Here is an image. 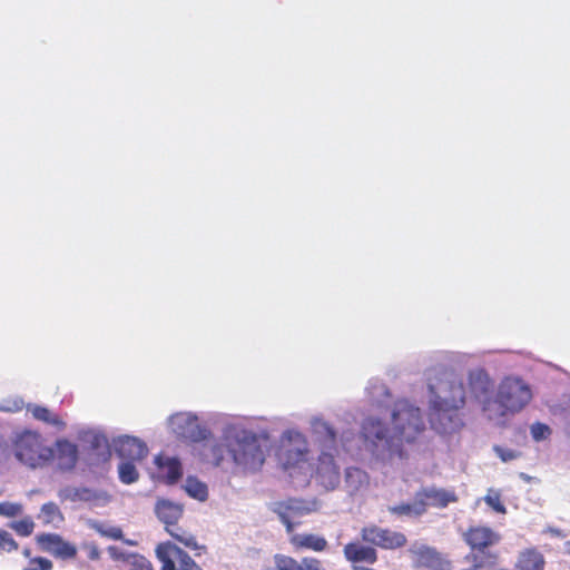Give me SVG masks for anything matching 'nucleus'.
I'll list each match as a JSON object with an SVG mask.
<instances>
[{
	"mask_svg": "<svg viewBox=\"0 0 570 570\" xmlns=\"http://www.w3.org/2000/svg\"><path fill=\"white\" fill-rule=\"evenodd\" d=\"M90 527L102 537L114 540H122V530L119 527L107 525L97 521H94Z\"/></svg>",
	"mask_w": 570,
	"mask_h": 570,
	"instance_id": "nucleus-36",
	"label": "nucleus"
},
{
	"mask_svg": "<svg viewBox=\"0 0 570 570\" xmlns=\"http://www.w3.org/2000/svg\"><path fill=\"white\" fill-rule=\"evenodd\" d=\"M114 550H115V548H112V547H110V548H109V552H111V553H112V552H114Z\"/></svg>",
	"mask_w": 570,
	"mask_h": 570,
	"instance_id": "nucleus-57",
	"label": "nucleus"
},
{
	"mask_svg": "<svg viewBox=\"0 0 570 570\" xmlns=\"http://www.w3.org/2000/svg\"><path fill=\"white\" fill-rule=\"evenodd\" d=\"M127 560L132 566V570H153L151 562L144 556L130 553Z\"/></svg>",
	"mask_w": 570,
	"mask_h": 570,
	"instance_id": "nucleus-44",
	"label": "nucleus"
},
{
	"mask_svg": "<svg viewBox=\"0 0 570 570\" xmlns=\"http://www.w3.org/2000/svg\"><path fill=\"white\" fill-rule=\"evenodd\" d=\"M309 428L315 436L321 451H337V433L335 429L322 415L311 416Z\"/></svg>",
	"mask_w": 570,
	"mask_h": 570,
	"instance_id": "nucleus-14",
	"label": "nucleus"
},
{
	"mask_svg": "<svg viewBox=\"0 0 570 570\" xmlns=\"http://www.w3.org/2000/svg\"><path fill=\"white\" fill-rule=\"evenodd\" d=\"M367 394L371 401L377 406H389L390 389L380 379H372L367 385Z\"/></svg>",
	"mask_w": 570,
	"mask_h": 570,
	"instance_id": "nucleus-26",
	"label": "nucleus"
},
{
	"mask_svg": "<svg viewBox=\"0 0 570 570\" xmlns=\"http://www.w3.org/2000/svg\"><path fill=\"white\" fill-rule=\"evenodd\" d=\"M275 568L274 570H303L301 563L291 557L277 554L274 558Z\"/></svg>",
	"mask_w": 570,
	"mask_h": 570,
	"instance_id": "nucleus-40",
	"label": "nucleus"
},
{
	"mask_svg": "<svg viewBox=\"0 0 570 570\" xmlns=\"http://www.w3.org/2000/svg\"><path fill=\"white\" fill-rule=\"evenodd\" d=\"M425 424L421 409L409 400L394 402V454L407 456V450L400 448L403 442L412 446L424 431Z\"/></svg>",
	"mask_w": 570,
	"mask_h": 570,
	"instance_id": "nucleus-6",
	"label": "nucleus"
},
{
	"mask_svg": "<svg viewBox=\"0 0 570 570\" xmlns=\"http://www.w3.org/2000/svg\"><path fill=\"white\" fill-rule=\"evenodd\" d=\"M155 513L158 520L165 524V529H168L177 525L183 517L184 507L168 499H158L155 504Z\"/></svg>",
	"mask_w": 570,
	"mask_h": 570,
	"instance_id": "nucleus-18",
	"label": "nucleus"
},
{
	"mask_svg": "<svg viewBox=\"0 0 570 570\" xmlns=\"http://www.w3.org/2000/svg\"><path fill=\"white\" fill-rule=\"evenodd\" d=\"M23 554H24L26 557H29V554H30L29 550H28V549H26V550H24V552H23Z\"/></svg>",
	"mask_w": 570,
	"mask_h": 570,
	"instance_id": "nucleus-56",
	"label": "nucleus"
},
{
	"mask_svg": "<svg viewBox=\"0 0 570 570\" xmlns=\"http://www.w3.org/2000/svg\"><path fill=\"white\" fill-rule=\"evenodd\" d=\"M544 558L534 549L523 551L517 562V570H543Z\"/></svg>",
	"mask_w": 570,
	"mask_h": 570,
	"instance_id": "nucleus-27",
	"label": "nucleus"
},
{
	"mask_svg": "<svg viewBox=\"0 0 570 570\" xmlns=\"http://www.w3.org/2000/svg\"><path fill=\"white\" fill-rule=\"evenodd\" d=\"M531 399L532 391L528 383L517 376H507L498 385L491 407L488 406L487 420L502 425L510 416L522 411Z\"/></svg>",
	"mask_w": 570,
	"mask_h": 570,
	"instance_id": "nucleus-5",
	"label": "nucleus"
},
{
	"mask_svg": "<svg viewBox=\"0 0 570 570\" xmlns=\"http://www.w3.org/2000/svg\"><path fill=\"white\" fill-rule=\"evenodd\" d=\"M271 509L285 524L287 532H292L298 524L296 520L317 511L318 503L315 500L288 499L272 503Z\"/></svg>",
	"mask_w": 570,
	"mask_h": 570,
	"instance_id": "nucleus-10",
	"label": "nucleus"
},
{
	"mask_svg": "<svg viewBox=\"0 0 570 570\" xmlns=\"http://www.w3.org/2000/svg\"><path fill=\"white\" fill-rule=\"evenodd\" d=\"M52 453V458L56 459L60 470L70 471L76 466L78 461V446L75 443L66 439L58 440Z\"/></svg>",
	"mask_w": 570,
	"mask_h": 570,
	"instance_id": "nucleus-17",
	"label": "nucleus"
},
{
	"mask_svg": "<svg viewBox=\"0 0 570 570\" xmlns=\"http://www.w3.org/2000/svg\"><path fill=\"white\" fill-rule=\"evenodd\" d=\"M156 557L163 563L161 570H203L190 556L171 542L158 544Z\"/></svg>",
	"mask_w": 570,
	"mask_h": 570,
	"instance_id": "nucleus-12",
	"label": "nucleus"
},
{
	"mask_svg": "<svg viewBox=\"0 0 570 570\" xmlns=\"http://www.w3.org/2000/svg\"><path fill=\"white\" fill-rule=\"evenodd\" d=\"M90 452L88 456V461L90 465H100L106 463L110 456L111 451L108 443V440L102 434H92L90 438Z\"/></svg>",
	"mask_w": 570,
	"mask_h": 570,
	"instance_id": "nucleus-20",
	"label": "nucleus"
},
{
	"mask_svg": "<svg viewBox=\"0 0 570 570\" xmlns=\"http://www.w3.org/2000/svg\"><path fill=\"white\" fill-rule=\"evenodd\" d=\"M223 415L216 412L180 410L166 417L167 433L179 443L193 446L205 463L222 468L225 462L224 444L214 435L208 423L217 424Z\"/></svg>",
	"mask_w": 570,
	"mask_h": 570,
	"instance_id": "nucleus-2",
	"label": "nucleus"
},
{
	"mask_svg": "<svg viewBox=\"0 0 570 570\" xmlns=\"http://www.w3.org/2000/svg\"><path fill=\"white\" fill-rule=\"evenodd\" d=\"M531 436L534 441L540 442L547 440L551 434V429L543 423H534L530 428Z\"/></svg>",
	"mask_w": 570,
	"mask_h": 570,
	"instance_id": "nucleus-43",
	"label": "nucleus"
},
{
	"mask_svg": "<svg viewBox=\"0 0 570 570\" xmlns=\"http://www.w3.org/2000/svg\"><path fill=\"white\" fill-rule=\"evenodd\" d=\"M23 407V401L20 399L4 400L0 403V411L17 412Z\"/></svg>",
	"mask_w": 570,
	"mask_h": 570,
	"instance_id": "nucleus-47",
	"label": "nucleus"
},
{
	"mask_svg": "<svg viewBox=\"0 0 570 570\" xmlns=\"http://www.w3.org/2000/svg\"><path fill=\"white\" fill-rule=\"evenodd\" d=\"M567 552L570 554V541L566 542Z\"/></svg>",
	"mask_w": 570,
	"mask_h": 570,
	"instance_id": "nucleus-53",
	"label": "nucleus"
},
{
	"mask_svg": "<svg viewBox=\"0 0 570 570\" xmlns=\"http://www.w3.org/2000/svg\"><path fill=\"white\" fill-rule=\"evenodd\" d=\"M155 463L158 466L159 475L171 484L178 481L183 474L181 462L179 459L167 455H158L155 458Z\"/></svg>",
	"mask_w": 570,
	"mask_h": 570,
	"instance_id": "nucleus-21",
	"label": "nucleus"
},
{
	"mask_svg": "<svg viewBox=\"0 0 570 570\" xmlns=\"http://www.w3.org/2000/svg\"><path fill=\"white\" fill-rule=\"evenodd\" d=\"M124 542L128 546H136V541H132V540H124Z\"/></svg>",
	"mask_w": 570,
	"mask_h": 570,
	"instance_id": "nucleus-52",
	"label": "nucleus"
},
{
	"mask_svg": "<svg viewBox=\"0 0 570 570\" xmlns=\"http://www.w3.org/2000/svg\"><path fill=\"white\" fill-rule=\"evenodd\" d=\"M552 534H557L559 535L560 534V531L559 530H551Z\"/></svg>",
	"mask_w": 570,
	"mask_h": 570,
	"instance_id": "nucleus-55",
	"label": "nucleus"
},
{
	"mask_svg": "<svg viewBox=\"0 0 570 570\" xmlns=\"http://www.w3.org/2000/svg\"><path fill=\"white\" fill-rule=\"evenodd\" d=\"M218 439L224 444L225 455L228 454L235 473H256L265 463L263 442L268 440L266 431L256 432L243 421H227Z\"/></svg>",
	"mask_w": 570,
	"mask_h": 570,
	"instance_id": "nucleus-3",
	"label": "nucleus"
},
{
	"mask_svg": "<svg viewBox=\"0 0 570 570\" xmlns=\"http://www.w3.org/2000/svg\"><path fill=\"white\" fill-rule=\"evenodd\" d=\"M136 461L121 460L118 465L119 480L125 484H131L139 478V473L135 465Z\"/></svg>",
	"mask_w": 570,
	"mask_h": 570,
	"instance_id": "nucleus-34",
	"label": "nucleus"
},
{
	"mask_svg": "<svg viewBox=\"0 0 570 570\" xmlns=\"http://www.w3.org/2000/svg\"><path fill=\"white\" fill-rule=\"evenodd\" d=\"M493 451L504 463L511 462L520 456V452L501 445H494Z\"/></svg>",
	"mask_w": 570,
	"mask_h": 570,
	"instance_id": "nucleus-46",
	"label": "nucleus"
},
{
	"mask_svg": "<svg viewBox=\"0 0 570 570\" xmlns=\"http://www.w3.org/2000/svg\"><path fill=\"white\" fill-rule=\"evenodd\" d=\"M166 531L174 539H176L177 541L183 543L185 547L190 548V549H197L198 548V544H197V541H196L195 537H193L191 534L186 533L181 528L175 525V527L166 529Z\"/></svg>",
	"mask_w": 570,
	"mask_h": 570,
	"instance_id": "nucleus-37",
	"label": "nucleus"
},
{
	"mask_svg": "<svg viewBox=\"0 0 570 570\" xmlns=\"http://www.w3.org/2000/svg\"><path fill=\"white\" fill-rule=\"evenodd\" d=\"M468 384L471 396L479 405L482 415L487 419L488 406L491 407L495 395L493 380L484 368L475 367L468 372Z\"/></svg>",
	"mask_w": 570,
	"mask_h": 570,
	"instance_id": "nucleus-9",
	"label": "nucleus"
},
{
	"mask_svg": "<svg viewBox=\"0 0 570 570\" xmlns=\"http://www.w3.org/2000/svg\"><path fill=\"white\" fill-rule=\"evenodd\" d=\"M184 489L186 493L200 502H204L208 498V488L206 483L202 482L196 476H188L185 480Z\"/></svg>",
	"mask_w": 570,
	"mask_h": 570,
	"instance_id": "nucleus-30",
	"label": "nucleus"
},
{
	"mask_svg": "<svg viewBox=\"0 0 570 570\" xmlns=\"http://www.w3.org/2000/svg\"><path fill=\"white\" fill-rule=\"evenodd\" d=\"M9 527L21 537H29L35 529V522L30 517H26L19 521H12Z\"/></svg>",
	"mask_w": 570,
	"mask_h": 570,
	"instance_id": "nucleus-38",
	"label": "nucleus"
},
{
	"mask_svg": "<svg viewBox=\"0 0 570 570\" xmlns=\"http://www.w3.org/2000/svg\"><path fill=\"white\" fill-rule=\"evenodd\" d=\"M345 558L353 562L373 563L376 560V552L373 548L363 546L358 542H352L344 547Z\"/></svg>",
	"mask_w": 570,
	"mask_h": 570,
	"instance_id": "nucleus-23",
	"label": "nucleus"
},
{
	"mask_svg": "<svg viewBox=\"0 0 570 570\" xmlns=\"http://www.w3.org/2000/svg\"><path fill=\"white\" fill-rule=\"evenodd\" d=\"M465 540L473 549H483L497 543L499 535L488 527H476L466 532Z\"/></svg>",
	"mask_w": 570,
	"mask_h": 570,
	"instance_id": "nucleus-22",
	"label": "nucleus"
},
{
	"mask_svg": "<svg viewBox=\"0 0 570 570\" xmlns=\"http://www.w3.org/2000/svg\"><path fill=\"white\" fill-rule=\"evenodd\" d=\"M37 542L41 549L56 558L72 559L77 554V548L65 541L62 537L56 533H42L37 537Z\"/></svg>",
	"mask_w": 570,
	"mask_h": 570,
	"instance_id": "nucleus-16",
	"label": "nucleus"
},
{
	"mask_svg": "<svg viewBox=\"0 0 570 570\" xmlns=\"http://www.w3.org/2000/svg\"><path fill=\"white\" fill-rule=\"evenodd\" d=\"M365 448L379 459L392 456V439L389 428L379 419L370 416L362 424Z\"/></svg>",
	"mask_w": 570,
	"mask_h": 570,
	"instance_id": "nucleus-8",
	"label": "nucleus"
},
{
	"mask_svg": "<svg viewBox=\"0 0 570 570\" xmlns=\"http://www.w3.org/2000/svg\"><path fill=\"white\" fill-rule=\"evenodd\" d=\"M114 448L121 460L141 461L148 454L147 444L131 435H121L114 440Z\"/></svg>",
	"mask_w": 570,
	"mask_h": 570,
	"instance_id": "nucleus-15",
	"label": "nucleus"
},
{
	"mask_svg": "<svg viewBox=\"0 0 570 570\" xmlns=\"http://www.w3.org/2000/svg\"><path fill=\"white\" fill-rule=\"evenodd\" d=\"M362 538L364 541L384 547L390 548L392 540L390 538V533L386 530H382L380 528H365L362 531Z\"/></svg>",
	"mask_w": 570,
	"mask_h": 570,
	"instance_id": "nucleus-31",
	"label": "nucleus"
},
{
	"mask_svg": "<svg viewBox=\"0 0 570 570\" xmlns=\"http://www.w3.org/2000/svg\"><path fill=\"white\" fill-rule=\"evenodd\" d=\"M488 507L493 509L495 512L505 514L507 508L501 501V493L499 490L495 489H489L487 494L482 499Z\"/></svg>",
	"mask_w": 570,
	"mask_h": 570,
	"instance_id": "nucleus-35",
	"label": "nucleus"
},
{
	"mask_svg": "<svg viewBox=\"0 0 570 570\" xmlns=\"http://www.w3.org/2000/svg\"><path fill=\"white\" fill-rule=\"evenodd\" d=\"M292 543L297 548L311 549L313 551H323L327 547L325 538L311 533H298L293 535Z\"/></svg>",
	"mask_w": 570,
	"mask_h": 570,
	"instance_id": "nucleus-28",
	"label": "nucleus"
},
{
	"mask_svg": "<svg viewBox=\"0 0 570 570\" xmlns=\"http://www.w3.org/2000/svg\"><path fill=\"white\" fill-rule=\"evenodd\" d=\"M13 451L17 460L30 468L42 465L53 454L52 450L43 444L41 435L32 431H24L17 436Z\"/></svg>",
	"mask_w": 570,
	"mask_h": 570,
	"instance_id": "nucleus-7",
	"label": "nucleus"
},
{
	"mask_svg": "<svg viewBox=\"0 0 570 570\" xmlns=\"http://www.w3.org/2000/svg\"><path fill=\"white\" fill-rule=\"evenodd\" d=\"M2 495V490H0V497Z\"/></svg>",
	"mask_w": 570,
	"mask_h": 570,
	"instance_id": "nucleus-58",
	"label": "nucleus"
},
{
	"mask_svg": "<svg viewBox=\"0 0 570 570\" xmlns=\"http://www.w3.org/2000/svg\"><path fill=\"white\" fill-rule=\"evenodd\" d=\"M27 411L31 413L36 420L55 428L57 431H63L66 429V422L48 407L29 404Z\"/></svg>",
	"mask_w": 570,
	"mask_h": 570,
	"instance_id": "nucleus-24",
	"label": "nucleus"
},
{
	"mask_svg": "<svg viewBox=\"0 0 570 570\" xmlns=\"http://www.w3.org/2000/svg\"><path fill=\"white\" fill-rule=\"evenodd\" d=\"M301 566L303 570H323L321 562L314 558H304Z\"/></svg>",
	"mask_w": 570,
	"mask_h": 570,
	"instance_id": "nucleus-48",
	"label": "nucleus"
},
{
	"mask_svg": "<svg viewBox=\"0 0 570 570\" xmlns=\"http://www.w3.org/2000/svg\"><path fill=\"white\" fill-rule=\"evenodd\" d=\"M38 519L41 520L43 524L59 527L63 521V515L56 503L48 502L41 507Z\"/></svg>",
	"mask_w": 570,
	"mask_h": 570,
	"instance_id": "nucleus-29",
	"label": "nucleus"
},
{
	"mask_svg": "<svg viewBox=\"0 0 570 570\" xmlns=\"http://www.w3.org/2000/svg\"><path fill=\"white\" fill-rule=\"evenodd\" d=\"M406 542L405 535L402 533H394V548L402 547Z\"/></svg>",
	"mask_w": 570,
	"mask_h": 570,
	"instance_id": "nucleus-49",
	"label": "nucleus"
},
{
	"mask_svg": "<svg viewBox=\"0 0 570 570\" xmlns=\"http://www.w3.org/2000/svg\"><path fill=\"white\" fill-rule=\"evenodd\" d=\"M420 494L426 502V507L431 505L439 509L446 508L450 503H455L459 500L455 491L452 489L429 487L420 491Z\"/></svg>",
	"mask_w": 570,
	"mask_h": 570,
	"instance_id": "nucleus-19",
	"label": "nucleus"
},
{
	"mask_svg": "<svg viewBox=\"0 0 570 570\" xmlns=\"http://www.w3.org/2000/svg\"><path fill=\"white\" fill-rule=\"evenodd\" d=\"M278 460L289 476L307 483L314 474V461L309 443L304 433L296 429L284 431L279 438Z\"/></svg>",
	"mask_w": 570,
	"mask_h": 570,
	"instance_id": "nucleus-4",
	"label": "nucleus"
},
{
	"mask_svg": "<svg viewBox=\"0 0 570 570\" xmlns=\"http://www.w3.org/2000/svg\"><path fill=\"white\" fill-rule=\"evenodd\" d=\"M426 510V502L421 497L420 492L411 503L401 504L394 507V514L419 517L422 515Z\"/></svg>",
	"mask_w": 570,
	"mask_h": 570,
	"instance_id": "nucleus-32",
	"label": "nucleus"
},
{
	"mask_svg": "<svg viewBox=\"0 0 570 570\" xmlns=\"http://www.w3.org/2000/svg\"><path fill=\"white\" fill-rule=\"evenodd\" d=\"M58 497L62 501L81 502V487L67 485L59 490Z\"/></svg>",
	"mask_w": 570,
	"mask_h": 570,
	"instance_id": "nucleus-41",
	"label": "nucleus"
},
{
	"mask_svg": "<svg viewBox=\"0 0 570 570\" xmlns=\"http://www.w3.org/2000/svg\"><path fill=\"white\" fill-rule=\"evenodd\" d=\"M341 444L346 452H354L357 449V444H354L357 441L356 434L352 430H345L342 432L340 438Z\"/></svg>",
	"mask_w": 570,
	"mask_h": 570,
	"instance_id": "nucleus-42",
	"label": "nucleus"
},
{
	"mask_svg": "<svg viewBox=\"0 0 570 570\" xmlns=\"http://www.w3.org/2000/svg\"><path fill=\"white\" fill-rule=\"evenodd\" d=\"M89 558L96 560L99 558V551L96 547H94L89 552Z\"/></svg>",
	"mask_w": 570,
	"mask_h": 570,
	"instance_id": "nucleus-50",
	"label": "nucleus"
},
{
	"mask_svg": "<svg viewBox=\"0 0 570 570\" xmlns=\"http://www.w3.org/2000/svg\"><path fill=\"white\" fill-rule=\"evenodd\" d=\"M567 434L569 435L570 438V419H569V422H568V425H567Z\"/></svg>",
	"mask_w": 570,
	"mask_h": 570,
	"instance_id": "nucleus-54",
	"label": "nucleus"
},
{
	"mask_svg": "<svg viewBox=\"0 0 570 570\" xmlns=\"http://www.w3.org/2000/svg\"><path fill=\"white\" fill-rule=\"evenodd\" d=\"M367 484L368 476L363 470L354 466L345 470V490L348 494L353 495L362 491Z\"/></svg>",
	"mask_w": 570,
	"mask_h": 570,
	"instance_id": "nucleus-25",
	"label": "nucleus"
},
{
	"mask_svg": "<svg viewBox=\"0 0 570 570\" xmlns=\"http://www.w3.org/2000/svg\"><path fill=\"white\" fill-rule=\"evenodd\" d=\"M353 569L354 570H373V569H370V568L358 567V566H353Z\"/></svg>",
	"mask_w": 570,
	"mask_h": 570,
	"instance_id": "nucleus-51",
	"label": "nucleus"
},
{
	"mask_svg": "<svg viewBox=\"0 0 570 570\" xmlns=\"http://www.w3.org/2000/svg\"><path fill=\"white\" fill-rule=\"evenodd\" d=\"M410 553L414 562L420 567H428L434 570H451L450 561L435 548L415 542L411 546Z\"/></svg>",
	"mask_w": 570,
	"mask_h": 570,
	"instance_id": "nucleus-13",
	"label": "nucleus"
},
{
	"mask_svg": "<svg viewBox=\"0 0 570 570\" xmlns=\"http://www.w3.org/2000/svg\"><path fill=\"white\" fill-rule=\"evenodd\" d=\"M110 501V495L100 490L81 487V502H87L94 507H105Z\"/></svg>",
	"mask_w": 570,
	"mask_h": 570,
	"instance_id": "nucleus-33",
	"label": "nucleus"
},
{
	"mask_svg": "<svg viewBox=\"0 0 570 570\" xmlns=\"http://www.w3.org/2000/svg\"><path fill=\"white\" fill-rule=\"evenodd\" d=\"M336 452L322 450L317 463L314 462V474L312 478L326 491L337 489L341 483V469L334 455Z\"/></svg>",
	"mask_w": 570,
	"mask_h": 570,
	"instance_id": "nucleus-11",
	"label": "nucleus"
},
{
	"mask_svg": "<svg viewBox=\"0 0 570 570\" xmlns=\"http://www.w3.org/2000/svg\"><path fill=\"white\" fill-rule=\"evenodd\" d=\"M18 549V543L10 532L0 529V551L11 552Z\"/></svg>",
	"mask_w": 570,
	"mask_h": 570,
	"instance_id": "nucleus-45",
	"label": "nucleus"
},
{
	"mask_svg": "<svg viewBox=\"0 0 570 570\" xmlns=\"http://www.w3.org/2000/svg\"><path fill=\"white\" fill-rule=\"evenodd\" d=\"M23 513V505L19 502H0V515L4 518H16Z\"/></svg>",
	"mask_w": 570,
	"mask_h": 570,
	"instance_id": "nucleus-39",
	"label": "nucleus"
},
{
	"mask_svg": "<svg viewBox=\"0 0 570 570\" xmlns=\"http://www.w3.org/2000/svg\"><path fill=\"white\" fill-rule=\"evenodd\" d=\"M429 419L440 434H453L464 425L461 410L465 405V387L461 379L443 367L426 372Z\"/></svg>",
	"mask_w": 570,
	"mask_h": 570,
	"instance_id": "nucleus-1",
	"label": "nucleus"
}]
</instances>
